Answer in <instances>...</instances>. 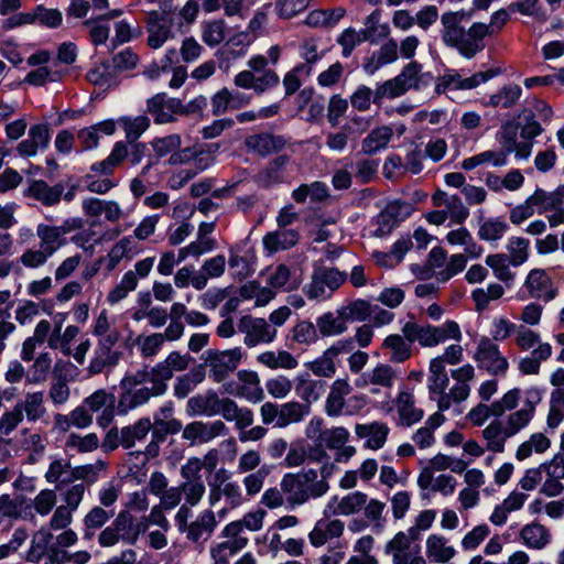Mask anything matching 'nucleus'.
I'll return each instance as SVG.
<instances>
[{
    "instance_id": "obj_2",
    "label": "nucleus",
    "mask_w": 564,
    "mask_h": 564,
    "mask_svg": "<svg viewBox=\"0 0 564 564\" xmlns=\"http://www.w3.org/2000/svg\"><path fill=\"white\" fill-rule=\"evenodd\" d=\"M384 553L392 564H427L419 540L403 531L397 532L384 545Z\"/></svg>"
},
{
    "instance_id": "obj_34",
    "label": "nucleus",
    "mask_w": 564,
    "mask_h": 564,
    "mask_svg": "<svg viewBox=\"0 0 564 564\" xmlns=\"http://www.w3.org/2000/svg\"><path fill=\"white\" fill-rule=\"evenodd\" d=\"M525 288L530 296L538 300L549 302L555 296L552 282L544 270L534 269L530 271L525 280Z\"/></svg>"
},
{
    "instance_id": "obj_52",
    "label": "nucleus",
    "mask_w": 564,
    "mask_h": 564,
    "mask_svg": "<svg viewBox=\"0 0 564 564\" xmlns=\"http://www.w3.org/2000/svg\"><path fill=\"white\" fill-rule=\"evenodd\" d=\"M531 195L539 215L550 213L558 204H564V184L551 192L538 187Z\"/></svg>"
},
{
    "instance_id": "obj_15",
    "label": "nucleus",
    "mask_w": 564,
    "mask_h": 564,
    "mask_svg": "<svg viewBox=\"0 0 564 564\" xmlns=\"http://www.w3.org/2000/svg\"><path fill=\"white\" fill-rule=\"evenodd\" d=\"M367 503V495L361 491H352L343 497L332 496L324 507L325 517H348L358 513Z\"/></svg>"
},
{
    "instance_id": "obj_8",
    "label": "nucleus",
    "mask_w": 564,
    "mask_h": 564,
    "mask_svg": "<svg viewBox=\"0 0 564 564\" xmlns=\"http://www.w3.org/2000/svg\"><path fill=\"white\" fill-rule=\"evenodd\" d=\"M474 360L479 368L486 369L494 376L503 377L509 369L508 359L501 354L499 346L487 336H482L478 340Z\"/></svg>"
},
{
    "instance_id": "obj_46",
    "label": "nucleus",
    "mask_w": 564,
    "mask_h": 564,
    "mask_svg": "<svg viewBox=\"0 0 564 564\" xmlns=\"http://www.w3.org/2000/svg\"><path fill=\"white\" fill-rule=\"evenodd\" d=\"M299 241V234L294 229L280 228L279 230L268 232L262 243L265 250L274 253L281 250L292 248Z\"/></svg>"
},
{
    "instance_id": "obj_21",
    "label": "nucleus",
    "mask_w": 564,
    "mask_h": 564,
    "mask_svg": "<svg viewBox=\"0 0 564 564\" xmlns=\"http://www.w3.org/2000/svg\"><path fill=\"white\" fill-rule=\"evenodd\" d=\"M82 208L87 217L104 216L105 220L111 224L119 221L126 215L119 203L112 199L88 197L83 200Z\"/></svg>"
},
{
    "instance_id": "obj_39",
    "label": "nucleus",
    "mask_w": 564,
    "mask_h": 564,
    "mask_svg": "<svg viewBox=\"0 0 564 564\" xmlns=\"http://www.w3.org/2000/svg\"><path fill=\"white\" fill-rule=\"evenodd\" d=\"M445 240L453 247H462L470 259H477L484 253V248L474 239L466 227L448 231Z\"/></svg>"
},
{
    "instance_id": "obj_9",
    "label": "nucleus",
    "mask_w": 564,
    "mask_h": 564,
    "mask_svg": "<svg viewBox=\"0 0 564 564\" xmlns=\"http://www.w3.org/2000/svg\"><path fill=\"white\" fill-rule=\"evenodd\" d=\"M254 40L256 36L248 31H240L230 35L225 45L215 54L219 68L228 73L238 59L247 55Z\"/></svg>"
},
{
    "instance_id": "obj_10",
    "label": "nucleus",
    "mask_w": 564,
    "mask_h": 564,
    "mask_svg": "<svg viewBox=\"0 0 564 564\" xmlns=\"http://www.w3.org/2000/svg\"><path fill=\"white\" fill-rule=\"evenodd\" d=\"M241 358L242 351L239 347L227 350H207L205 364L209 368V377L218 383L224 381L238 368Z\"/></svg>"
},
{
    "instance_id": "obj_24",
    "label": "nucleus",
    "mask_w": 564,
    "mask_h": 564,
    "mask_svg": "<svg viewBox=\"0 0 564 564\" xmlns=\"http://www.w3.org/2000/svg\"><path fill=\"white\" fill-rule=\"evenodd\" d=\"M221 402L223 398L209 389L187 400L186 413L188 416H215L219 414Z\"/></svg>"
},
{
    "instance_id": "obj_26",
    "label": "nucleus",
    "mask_w": 564,
    "mask_h": 564,
    "mask_svg": "<svg viewBox=\"0 0 564 564\" xmlns=\"http://www.w3.org/2000/svg\"><path fill=\"white\" fill-rule=\"evenodd\" d=\"M395 408L399 425L411 426L423 419L424 412L415 406L414 394L408 388H400L395 399Z\"/></svg>"
},
{
    "instance_id": "obj_31",
    "label": "nucleus",
    "mask_w": 564,
    "mask_h": 564,
    "mask_svg": "<svg viewBox=\"0 0 564 564\" xmlns=\"http://www.w3.org/2000/svg\"><path fill=\"white\" fill-rule=\"evenodd\" d=\"M389 432V426L378 421L355 425L356 435L365 440V447L372 451H378L384 446Z\"/></svg>"
},
{
    "instance_id": "obj_64",
    "label": "nucleus",
    "mask_w": 564,
    "mask_h": 564,
    "mask_svg": "<svg viewBox=\"0 0 564 564\" xmlns=\"http://www.w3.org/2000/svg\"><path fill=\"white\" fill-rule=\"evenodd\" d=\"M564 420V388H557L551 393L550 409L546 417L547 427L555 430Z\"/></svg>"
},
{
    "instance_id": "obj_35",
    "label": "nucleus",
    "mask_w": 564,
    "mask_h": 564,
    "mask_svg": "<svg viewBox=\"0 0 564 564\" xmlns=\"http://www.w3.org/2000/svg\"><path fill=\"white\" fill-rule=\"evenodd\" d=\"M394 135L390 126L373 128L361 141V152L366 155H375L388 149Z\"/></svg>"
},
{
    "instance_id": "obj_13",
    "label": "nucleus",
    "mask_w": 564,
    "mask_h": 564,
    "mask_svg": "<svg viewBox=\"0 0 564 564\" xmlns=\"http://www.w3.org/2000/svg\"><path fill=\"white\" fill-rule=\"evenodd\" d=\"M229 429L220 420L210 422L194 421L188 423L182 432V437L192 445L206 444L213 440L226 436Z\"/></svg>"
},
{
    "instance_id": "obj_37",
    "label": "nucleus",
    "mask_w": 564,
    "mask_h": 564,
    "mask_svg": "<svg viewBox=\"0 0 564 564\" xmlns=\"http://www.w3.org/2000/svg\"><path fill=\"white\" fill-rule=\"evenodd\" d=\"M44 400L45 395L43 391L28 392L23 400L17 403V406L29 423H35L42 420L46 414Z\"/></svg>"
},
{
    "instance_id": "obj_40",
    "label": "nucleus",
    "mask_w": 564,
    "mask_h": 564,
    "mask_svg": "<svg viewBox=\"0 0 564 564\" xmlns=\"http://www.w3.org/2000/svg\"><path fill=\"white\" fill-rule=\"evenodd\" d=\"M187 356L181 355L177 351H172L163 361L156 364L149 372L152 377H155L156 380L165 382L173 377L175 371H183L187 368Z\"/></svg>"
},
{
    "instance_id": "obj_32",
    "label": "nucleus",
    "mask_w": 564,
    "mask_h": 564,
    "mask_svg": "<svg viewBox=\"0 0 564 564\" xmlns=\"http://www.w3.org/2000/svg\"><path fill=\"white\" fill-rule=\"evenodd\" d=\"M397 379L395 370L387 364H378L375 368L367 370L356 380V386L366 388L368 386L390 389Z\"/></svg>"
},
{
    "instance_id": "obj_28",
    "label": "nucleus",
    "mask_w": 564,
    "mask_h": 564,
    "mask_svg": "<svg viewBox=\"0 0 564 564\" xmlns=\"http://www.w3.org/2000/svg\"><path fill=\"white\" fill-rule=\"evenodd\" d=\"M344 529L345 524L341 520L329 519V517L324 516L315 522L314 528L308 533V541L315 547L323 546L329 540L339 538Z\"/></svg>"
},
{
    "instance_id": "obj_16",
    "label": "nucleus",
    "mask_w": 564,
    "mask_h": 564,
    "mask_svg": "<svg viewBox=\"0 0 564 564\" xmlns=\"http://www.w3.org/2000/svg\"><path fill=\"white\" fill-rule=\"evenodd\" d=\"M44 555H47L51 562H56L57 564H63L59 557H65V552L54 546L53 534L47 528H41L34 533L28 560L30 562H39Z\"/></svg>"
},
{
    "instance_id": "obj_42",
    "label": "nucleus",
    "mask_w": 564,
    "mask_h": 564,
    "mask_svg": "<svg viewBox=\"0 0 564 564\" xmlns=\"http://www.w3.org/2000/svg\"><path fill=\"white\" fill-rule=\"evenodd\" d=\"M122 541L134 544L141 533L148 530V525L143 522L135 523L133 517L127 512H120L112 522Z\"/></svg>"
},
{
    "instance_id": "obj_22",
    "label": "nucleus",
    "mask_w": 564,
    "mask_h": 564,
    "mask_svg": "<svg viewBox=\"0 0 564 564\" xmlns=\"http://www.w3.org/2000/svg\"><path fill=\"white\" fill-rule=\"evenodd\" d=\"M183 109L180 99L169 97L166 94H156L148 100V111L156 123H169L174 120L175 115Z\"/></svg>"
},
{
    "instance_id": "obj_27",
    "label": "nucleus",
    "mask_w": 564,
    "mask_h": 564,
    "mask_svg": "<svg viewBox=\"0 0 564 564\" xmlns=\"http://www.w3.org/2000/svg\"><path fill=\"white\" fill-rule=\"evenodd\" d=\"M217 524L216 513L212 509H204L189 522L183 533H185L188 541L198 543L206 541L213 534Z\"/></svg>"
},
{
    "instance_id": "obj_17",
    "label": "nucleus",
    "mask_w": 564,
    "mask_h": 564,
    "mask_svg": "<svg viewBox=\"0 0 564 564\" xmlns=\"http://www.w3.org/2000/svg\"><path fill=\"white\" fill-rule=\"evenodd\" d=\"M352 388L347 378H337L333 381L325 402V412L328 416L351 415L355 411L346 404V397Z\"/></svg>"
},
{
    "instance_id": "obj_53",
    "label": "nucleus",
    "mask_w": 564,
    "mask_h": 564,
    "mask_svg": "<svg viewBox=\"0 0 564 564\" xmlns=\"http://www.w3.org/2000/svg\"><path fill=\"white\" fill-rule=\"evenodd\" d=\"M508 230V224L502 217H489L479 220L477 236L486 242H498Z\"/></svg>"
},
{
    "instance_id": "obj_6",
    "label": "nucleus",
    "mask_w": 564,
    "mask_h": 564,
    "mask_svg": "<svg viewBox=\"0 0 564 564\" xmlns=\"http://www.w3.org/2000/svg\"><path fill=\"white\" fill-rule=\"evenodd\" d=\"M500 74V68H491L486 72L476 73L469 77H463L458 70L447 69L442 76L437 78L435 90L438 94H444L448 90L473 89Z\"/></svg>"
},
{
    "instance_id": "obj_49",
    "label": "nucleus",
    "mask_w": 564,
    "mask_h": 564,
    "mask_svg": "<svg viewBox=\"0 0 564 564\" xmlns=\"http://www.w3.org/2000/svg\"><path fill=\"white\" fill-rule=\"evenodd\" d=\"M257 361L272 370H293L299 366V360L286 350H267L257 356Z\"/></svg>"
},
{
    "instance_id": "obj_41",
    "label": "nucleus",
    "mask_w": 564,
    "mask_h": 564,
    "mask_svg": "<svg viewBox=\"0 0 564 564\" xmlns=\"http://www.w3.org/2000/svg\"><path fill=\"white\" fill-rule=\"evenodd\" d=\"M494 34L490 25L484 23H474L467 31L465 42L463 45V56L465 58H473L478 52L485 47L484 39Z\"/></svg>"
},
{
    "instance_id": "obj_25",
    "label": "nucleus",
    "mask_w": 564,
    "mask_h": 564,
    "mask_svg": "<svg viewBox=\"0 0 564 564\" xmlns=\"http://www.w3.org/2000/svg\"><path fill=\"white\" fill-rule=\"evenodd\" d=\"M221 536L226 540L210 546V556L214 564H228L229 560L243 550L249 542L247 536L230 535L226 533V525L221 531Z\"/></svg>"
},
{
    "instance_id": "obj_45",
    "label": "nucleus",
    "mask_w": 564,
    "mask_h": 564,
    "mask_svg": "<svg viewBox=\"0 0 564 564\" xmlns=\"http://www.w3.org/2000/svg\"><path fill=\"white\" fill-rule=\"evenodd\" d=\"M520 539L529 549L543 550L551 542V533L543 524L532 522L521 529Z\"/></svg>"
},
{
    "instance_id": "obj_62",
    "label": "nucleus",
    "mask_w": 564,
    "mask_h": 564,
    "mask_svg": "<svg viewBox=\"0 0 564 564\" xmlns=\"http://www.w3.org/2000/svg\"><path fill=\"white\" fill-rule=\"evenodd\" d=\"M362 509L366 520L371 524V531L376 534L382 533L387 524V519L383 516L386 503L378 499H367V503Z\"/></svg>"
},
{
    "instance_id": "obj_3",
    "label": "nucleus",
    "mask_w": 564,
    "mask_h": 564,
    "mask_svg": "<svg viewBox=\"0 0 564 564\" xmlns=\"http://www.w3.org/2000/svg\"><path fill=\"white\" fill-rule=\"evenodd\" d=\"M347 275L335 268H317L303 288L310 300L325 301L346 281Z\"/></svg>"
},
{
    "instance_id": "obj_59",
    "label": "nucleus",
    "mask_w": 564,
    "mask_h": 564,
    "mask_svg": "<svg viewBox=\"0 0 564 564\" xmlns=\"http://www.w3.org/2000/svg\"><path fill=\"white\" fill-rule=\"evenodd\" d=\"M317 332L323 337H332L344 334L347 330L345 318L336 313L327 312L316 318Z\"/></svg>"
},
{
    "instance_id": "obj_5",
    "label": "nucleus",
    "mask_w": 564,
    "mask_h": 564,
    "mask_svg": "<svg viewBox=\"0 0 564 564\" xmlns=\"http://www.w3.org/2000/svg\"><path fill=\"white\" fill-rule=\"evenodd\" d=\"M315 479H317V473L314 469L295 474L289 473L282 477L280 487L285 496L288 508L294 509L310 500L308 484Z\"/></svg>"
},
{
    "instance_id": "obj_48",
    "label": "nucleus",
    "mask_w": 564,
    "mask_h": 564,
    "mask_svg": "<svg viewBox=\"0 0 564 564\" xmlns=\"http://www.w3.org/2000/svg\"><path fill=\"white\" fill-rule=\"evenodd\" d=\"M482 437L486 441L487 451L502 453L506 441L512 436L509 435L502 421L494 420L482 430Z\"/></svg>"
},
{
    "instance_id": "obj_33",
    "label": "nucleus",
    "mask_w": 564,
    "mask_h": 564,
    "mask_svg": "<svg viewBox=\"0 0 564 564\" xmlns=\"http://www.w3.org/2000/svg\"><path fill=\"white\" fill-rule=\"evenodd\" d=\"M425 553L432 563L445 564L456 555V550L447 538L440 533L430 534L425 541Z\"/></svg>"
},
{
    "instance_id": "obj_19",
    "label": "nucleus",
    "mask_w": 564,
    "mask_h": 564,
    "mask_svg": "<svg viewBox=\"0 0 564 564\" xmlns=\"http://www.w3.org/2000/svg\"><path fill=\"white\" fill-rule=\"evenodd\" d=\"M116 401V395L112 392L99 389L85 398L83 403L90 412H100L97 423L99 426L106 427L115 416Z\"/></svg>"
},
{
    "instance_id": "obj_56",
    "label": "nucleus",
    "mask_w": 564,
    "mask_h": 564,
    "mask_svg": "<svg viewBox=\"0 0 564 564\" xmlns=\"http://www.w3.org/2000/svg\"><path fill=\"white\" fill-rule=\"evenodd\" d=\"M21 435L23 436L21 445L30 453L29 460L37 462L46 451L47 437L42 433L31 432L29 429L22 430Z\"/></svg>"
},
{
    "instance_id": "obj_61",
    "label": "nucleus",
    "mask_w": 564,
    "mask_h": 564,
    "mask_svg": "<svg viewBox=\"0 0 564 564\" xmlns=\"http://www.w3.org/2000/svg\"><path fill=\"white\" fill-rule=\"evenodd\" d=\"M124 133L128 143L135 142L150 127V120L145 116L128 117L123 116L116 120Z\"/></svg>"
},
{
    "instance_id": "obj_7",
    "label": "nucleus",
    "mask_w": 564,
    "mask_h": 564,
    "mask_svg": "<svg viewBox=\"0 0 564 564\" xmlns=\"http://www.w3.org/2000/svg\"><path fill=\"white\" fill-rule=\"evenodd\" d=\"M543 390L536 387H530L524 390L522 406L511 412L503 422L509 435L512 437L525 429L532 421L536 405L542 401Z\"/></svg>"
},
{
    "instance_id": "obj_60",
    "label": "nucleus",
    "mask_w": 564,
    "mask_h": 564,
    "mask_svg": "<svg viewBox=\"0 0 564 564\" xmlns=\"http://www.w3.org/2000/svg\"><path fill=\"white\" fill-rule=\"evenodd\" d=\"M310 413V408L296 401H290L280 405V417L276 427L283 429L301 422Z\"/></svg>"
},
{
    "instance_id": "obj_12",
    "label": "nucleus",
    "mask_w": 564,
    "mask_h": 564,
    "mask_svg": "<svg viewBox=\"0 0 564 564\" xmlns=\"http://www.w3.org/2000/svg\"><path fill=\"white\" fill-rule=\"evenodd\" d=\"M82 225L80 218H69L61 226L39 224L36 236L40 239V247L53 256L64 245V236L72 230L79 229Z\"/></svg>"
},
{
    "instance_id": "obj_18",
    "label": "nucleus",
    "mask_w": 564,
    "mask_h": 564,
    "mask_svg": "<svg viewBox=\"0 0 564 564\" xmlns=\"http://www.w3.org/2000/svg\"><path fill=\"white\" fill-rule=\"evenodd\" d=\"M466 18L464 11L446 12L442 15L443 25L442 40L449 46L456 48L463 56V45L465 42L466 31L462 26V21Z\"/></svg>"
},
{
    "instance_id": "obj_14",
    "label": "nucleus",
    "mask_w": 564,
    "mask_h": 564,
    "mask_svg": "<svg viewBox=\"0 0 564 564\" xmlns=\"http://www.w3.org/2000/svg\"><path fill=\"white\" fill-rule=\"evenodd\" d=\"M539 471L542 479L541 492L547 497H556L564 490V455L555 454L552 459L541 464Z\"/></svg>"
},
{
    "instance_id": "obj_55",
    "label": "nucleus",
    "mask_w": 564,
    "mask_h": 564,
    "mask_svg": "<svg viewBox=\"0 0 564 564\" xmlns=\"http://www.w3.org/2000/svg\"><path fill=\"white\" fill-rule=\"evenodd\" d=\"M412 343L405 336L393 334L386 337L382 347L388 350L391 361L403 362L411 357Z\"/></svg>"
},
{
    "instance_id": "obj_20",
    "label": "nucleus",
    "mask_w": 564,
    "mask_h": 564,
    "mask_svg": "<svg viewBox=\"0 0 564 564\" xmlns=\"http://www.w3.org/2000/svg\"><path fill=\"white\" fill-rule=\"evenodd\" d=\"M181 144L182 140L178 134L155 138L151 142V147L158 158L170 154L169 163L172 165L183 164L192 158L191 149L180 150Z\"/></svg>"
},
{
    "instance_id": "obj_1",
    "label": "nucleus",
    "mask_w": 564,
    "mask_h": 564,
    "mask_svg": "<svg viewBox=\"0 0 564 564\" xmlns=\"http://www.w3.org/2000/svg\"><path fill=\"white\" fill-rule=\"evenodd\" d=\"M120 387L122 392L117 405L120 414L145 404L152 397L164 394L167 389L165 382L156 380L147 370L126 376L120 381Z\"/></svg>"
},
{
    "instance_id": "obj_29",
    "label": "nucleus",
    "mask_w": 564,
    "mask_h": 564,
    "mask_svg": "<svg viewBox=\"0 0 564 564\" xmlns=\"http://www.w3.org/2000/svg\"><path fill=\"white\" fill-rule=\"evenodd\" d=\"M118 340L98 339L88 366L89 373H100L105 368L115 366L118 362L120 352L115 349Z\"/></svg>"
},
{
    "instance_id": "obj_47",
    "label": "nucleus",
    "mask_w": 564,
    "mask_h": 564,
    "mask_svg": "<svg viewBox=\"0 0 564 564\" xmlns=\"http://www.w3.org/2000/svg\"><path fill=\"white\" fill-rule=\"evenodd\" d=\"M267 511L263 509H257L247 512L240 520H235L226 524V533L230 535L243 536V530L252 532L259 531L263 527Z\"/></svg>"
},
{
    "instance_id": "obj_51",
    "label": "nucleus",
    "mask_w": 564,
    "mask_h": 564,
    "mask_svg": "<svg viewBox=\"0 0 564 564\" xmlns=\"http://www.w3.org/2000/svg\"><path fill=\"white\" fill-rule=\"evenodd\" d=\"M552 356V347L549 343L540 344L531 355L521 358L518 362V369L522 375H538L541 362Z\"/></svg>"
},
{
    "instance_id": "obj_43",
    "label": "nucleus",
    "mask_w": 564,
    "mask_h": 564,
    "mask_svg": "<svg viewBox=\"0 0 564 564\" xmlns=\"http://www.w3.org/2000/svg\"><path fill=\"white\" fill-rule=\"evenodd\" d=\"M325 391V383L321 380L311 379L307 373L296 377L295 393L310 408L321 399Z\"/></svg>"
},
{
    "instance_id": "obj_11",
    "label": "nucleus",
    "mask_w": 564,
    "mask_h": 564,
    "mask_svg": "<svg viewBox=\"0 0 564 564\" xmlns=\"http://www.w3.org/2000/svg\"><path fill=\"white\" fill-rule=\"evenodd\" d=\"M238 329L245 334L243 343L247 347L268 345L275 340L278 329L260 317L243 316L239 319Z\"/></svg>"
},
{
    "instance_id": "obj_23",
    "label": "nucleus",
    "mask_w": 564,
    "mask_h": 564,
    "mask_svg": "<svg viewBox=\"0 0 564 564\" xmlns=\"http://www.w3.org/2000/svg\"><path fill=\"white\" fill-rule=\"evenodd\" d=\"M50 144V130L47 124L39 123L29 129L28 138L17 145V153L21 158H33L44 151Z\"/></svg>"
},
{
    "instance_id": "obj_58",
    "label": "nucleus",
    "mask_w": 564,
    "mask_h": 564,
    "mask_svg": "<svg viewBox=\"0 0 564 564\" xmlns=\"http://www.w3.org/2000/svg\"><path fill=\"white\" fill-rule=\"evenodd\" d=\"M151 427L152 423L149 417H142L133 425L122 427L120 430L121 445L124 448L133 447L138 442H141L147 437Z\"/></svg>"
},
{
    "instance_id": "obj_57",
    "label": "nucleus",
    "mask_w": 564,
    "mask_h": 564,
    "mask_svg": "<svg viewBox=\"0 0 564 564\" xmlns=\"http://www.w3.org/2000/svg\"><path fill=\"white\" fill-rule=\"evenodd\" d=\"M246 144L249 149L261 155H268L283 148L284 141L281 137L270 133H260L247 139Z\"/></svg>"
},
{
    "instance_id": "obj_50",
    "label": "nucleus",
    "mask_w": 564,
    "mask_h": 564,
    "mask_svg": "<svg viewBox=\"0 0 564 564\" xmlns=\"http://www.w3.org/2000/svg\"><path fill=\"white\" fill-rule=\"evenodd\" d=\"M402 333L409 341H419L423 347H433L440 344L435 326H420L415 323L409 322L402 327Z\"/></svg>"
},
{
    "instance_id": "obj_4",
    "label": "nucleus",
    "mask_w": 564,
    "mask_h": 564,
    "mask_svg": "<svg viewBox=\"0 0 564 564\" xmlns=\"http://www.w3.org/2000/svg\"><path fill=\"white\" fill-rule=\"evenodd\" d=\"M175 23V12L163 7L147 13L145 29L147 43L153 50L161 48L169 40L174 37L172 26Z\"/></svg>"
},
{
    "instance_id": "obj_38",
    "label": "nucleus",
    "mask_w": 564,
    "mask_h": 564,
    "mask_svg": "<svg viewBox=\"0 0 564 564\" xmlns=\"http://www.w3.org/2000/svg\"><path fill=\"white\" fill-rule=\"evenodd\" d=\"M139 252L137 241L132 236H124L118 240L105 257L107 270H115L118 264L126 258L131 259Z\"/></svg>"
},
{
    "instance_id": "obj_63",
    "label": "nucleus",
    "mask_w": 564,
    "mask_h": 564,
    "mask_svg": "<svg viewBox=\"0 0 564 564\" xmlns=\"http://www.w3.org/2000/svg\"><path fill=\"white\" fill-rule=\"evenodd\" d=\"M202 41L209 47L221 44L226 39V23L224 20H209L200 25Z\"/></svg>"
},
{
    "instance_id": "obj_44",
    "label": "nucleus",
    "mask_w": 564,
    "mask_h": 564,
    "mask_svg": "<svg viewBox=\"0 0 564 564\" xmlns=\"http://www.w3.org/2000/svg\"><path fill=\"white\" fill-rule=\"evenodd\" d=\"M238 379L241 382L237 393L239 397L251 403H259L264 399V392L257 372L241 370L238 372Z\"/></svg>"
},
{
    "instance_id": "obj_54",
    "label": "nucleus",
    "mask_w": 564,
    "mask_h": 564,
    "mask_svg": "<svg viewBox=\"0 0 564 564\" xmlns=\"http://www.w3.org/2000/svg\"><path fill=\"white\" fill-rule=\"evenodd\" d=\"M64 187L61 184L50 186L44 181H34L29 187V195L44 205L52 206L61 200Z\"/></svg>"
},
{
    "instance_id": "obj_36",
    "label": "nucleus",
    "mask_w": 564,
    "mask_h": 564,
    "mask_svg": "<svg viewBox=\"0 0 564 564\" xmlns=\"http://www.w3.org/2000/svg\"><path fill=\"white\" fill-rule=\"evenodd\" d=\"M219 414L227 422H235L238 430H245L253 423V412L249 408H240L229 398H223Z\"/></svg>"
},
{
    "instance_id": "obj_30",
    "label": "nucleus",
    "mask_w": 564,
    "mask_h": 564,
    "mask_svg": "<svg viewBox=\"0 0 564 564\" xmlns=\"http://www.w3.org/2000/svg\"><path fill=\"white\" fill-rule=\"evenodd\" d=\"M117 130V122L113 119H106L93 126L85 127L77 132V139L84 150H93L99 145L104 137L112 135Z\"/></svg>"
}]
</instances>
